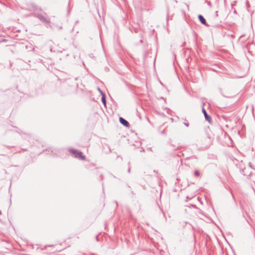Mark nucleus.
I'll return each mask as SVG.
<instances>
[{
	"mask_svg": "<svg viewBox=\"0 0 255 255\" xmlns=\"http://www.w3.org/2000/svg\"><path fill=\"white\" fill-rule=\"evenodd\" d=\"M69 151L76 158L81 160L85 159V156L83 155L82 152L73 149H69Z\"/></svg>",
	"mask_w": 255,
	"mask_h": 255,
	"instance_id": "f257e3e1",
	"label": "nucleus"
},
{
	"mask_svg": "<svg viewBox=\"0 0 255 255\" xmlns=\"http://www.w3.org/2000/svg\"><path fill=\"white\" fill-rule=\"evenodd\" d=\"M119 120L120 123L125 127H128L129 126V123L123 118H120Z\"/></svg>",
	"mask_w": 255,
	"mask_h": 255,
	"instance_id": "f03ea898",
	"label": "nucleus"
},
{
	"mask_svg": "<svg viewBox=\"0 0 255 255\" xmlns=\"http://www.w3.org/2000/svg\"><path fill=\"white\" fill-rule=\"evenodd\" d=\"M202 112L203 113L204 115V116L205 117V119L209 122H211V118L210 116H209L205 110L204 109V108H203L202 109Z\"/></svg>",
	"mask_w": 255,
	"mask_h": 255,
	"instance_id": "7ed1b4c3",
	"label": "nucleus"
},
{
	"mask_svg": "<svg viewBox=\"0 0 255 255\" xmlns=\"http://www.w3.org/2000/svg\"><path fill=\"white\" fill-rule=\"evenodd\" d=\"M199 19L200 20V21H201V22L204 24H206V20L203 17V16L201 15H199Z\"/></svg>",
	"mask_w": 255,
	"mask_h": 255,
	"instance_id": "20e7f679",
	"label": "nucleus"
},
{
	"mask_svg": "<svg viewBox=\"0 0 255 255\" xmlns=\"http://www.w3.org/2000/svg\"><path fill=\"white\" fill-rule=\"evenodd\" d=\"M194 174L196 176H199V172L198 171H195Z\"/></svg>",
	"mask_w": 255,
	"mask_h": 255,
	"instance_id": "39448f33",
	"label": "nucleus"
},
{
	"mask_svg": "<svg viewBox=\"0 0 255 255\" xmlns=\"http://www.w3.org/2000/svg\"><path fill=\"white\" fill-rule=\"evenodd\" d=\"M102 101H103V102L104 104H105V103H106V100H105V98H102Z\"/></svg>",
	"mask_w": 255,
	"mask_h": 255,
	"instance_id": "423d86ee",
	"label": "nucleus"
}]
</instances>
